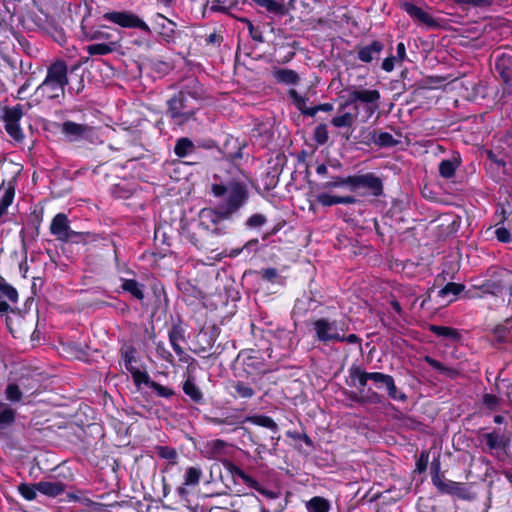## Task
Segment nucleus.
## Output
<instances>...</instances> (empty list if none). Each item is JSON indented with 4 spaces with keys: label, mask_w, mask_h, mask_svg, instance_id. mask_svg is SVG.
<instances>
[{
    "label": "nucleus",
    "mask_w": 512,
    "mask_h": 512,
    "mask_svg": "<svg viewBox=\"0 0 512 512\" xmlns=\"http://www.w3.org/2000/svg\"><path fill=\"white\" fill-rule=\"evenodd\" d=\"M65 87L60 84L44 79V81L38 86L37 92L49 99H56L65 94Z\"/></svg>",
    "instance_id": "nucleus-15"
},
{
    "label": "nucleus",
    "mask_w": 512,
    "mask_h": 512,
    "mask_svg": "<svg viewBox=\"0 0 512 512\" xmlns=\"http://www.w3.org/2000/svg\"><path fill=\"white\" fill-rule=\"evenodd\" d=\"M429 461V453L427 451H422L418 460L416 461V470L419 473L424 472L427 469Z\"/></svg>",
    "instance_id": "nucleus-50"
},
{
    "label": "nucleus",
    "mask_w": 512,
    "mask_h": 512,
    "mask_svg": "<svg viewBox=\"0 0 512 512\" xmlns=\"http://www.w3.org/2000/svg\"><path fill=\"white\" fill-rule=\"evenodd\" d=\"M485 439L490 449H497L500 448L502 445L501 437L496 433L486 434Z\"/></svg>",
    "instance_id": "nucleus-48"
},
{
    "label": "nucleus",
    "mask_w": 512,
    "mask_h": 512,
    "mask_svg": "<svg viewBox=\"0 0 512 512\" xmlns=\"http://www.w3.org/2000/svg\"><path fill=\"white\" fill-rule=\"evenodd\" d=\"M110 29V27L106 25H101L95 29H90L89 31H85L83 37L86 41H103L108 42L111 40V34L106 30Z\"/></svg>",
    "instance_id": "nucleus-21"
},
{
    "label": "nucleus",
    "mask_w": 512,
    "mask_h": 512,
    "mask_svg": "<svg viewBox=\"0 0 512 512\" xmlns=\"http://www.w3.org/2000/svg\"><path fill=\"white\" fill-rule=\"evenodd\" d=\"M126 369L131 373L132 378L136 386H140L141 384H146L150 386L152 382L147 372L140 371L135 367H129L126 365Z\"/></svg>",
    "instance_id": "nucleus-38"
},
{
    "label": "nucleus",
    "mask_w": 512,
    "mask_h": 512,
    "mask_svg": "<svg viewBox=\"0 0 512 512\" xmlns=\"http://www.w3.org/2000/svg\"><path fill=\"white\" fill-rule=\"evenodd\" d=\"M350 378L353 382L357 381L359 390L362 391L370 380V372L362 370L360 367H351L349 370ZM356 386V383H353Z\"/></svg>",
    "instance_id": "nucleus-27"
},
{
    "label": "nucleus",
    "mask_w": 512,
    "mask_h": 512,
    "mask_svg": "<svg viewBox=\"0 0 512 512\" xmlns=\"http://www.w3.org/2000/svg\"><path fill=\"white\" fill-rule=\"evenodd\" d=\"M384 46L379 41H373L370 45L363 46L358 50V58L362 62L369 63L382 52Z\"/></svg>",
    "instance_id": "nucleus-17"
},
{
    "label": "nucleus",
    "mask_w": 512,
    "mask_h": 512,
    "mask_svg": "<svg viewBox=\"0 0 512 512\" xmlns=\"http://www.w3.org/2000/svg\"><path fill=\"white\" fill-rule=\"evenodd\" d=\"M359 188L367 189L374 196H380L383 192L382 181L373 173L356 175V190Z\"/></svg>",
    "instance_id": "nucleus-11"
},
{
    "label": "nucleus",
    "mask_w": 512,
    "mask_h": 512,
    "mask_svg": "<svg viewBox=\"0 0 512 512\" xmlns=\"http://www.w3.org/2000/svg\"><path fill=\"white\" fill-rule=\"evenodd\" d=\"M46 79L56 84H68V67L65 61L56 60L47 69Z\"/></svg>",
    "instance_id": "nucleus-13"
},
{
    "label": "nucleus",
    "mask_w": 512,
    "mask_h": 512,
    "mask_svg": "<svg viewBox=\"0 0 512 512\" xmlns=\"http://www.w3.org/2000/svg\"><path fill=\"white\" fill-rule=\"evenodd\" d=\"M328 130L326 124H320L318 125L314 130V140L320 144L323 145L328 141Z\"/></svg>",
    "instance_id": "nucleus-44"
},
{
    "label": "nucleus",
    "mask_w": 512,
    "mask_h": 512,
    "mask_svg": "<svg viewBox=\"0 0 512 512\" xmlns=\"http://www.w3.org/2000/svg\"><path fill=\"white\" fill-rule=\"evenodd\" d=\"M187 88L168 101V114L177 125H183L191 120L198 109L196 100L199 94L196 91L192 93Z\"/></svg>",
    "instance_id": "nucleus-2"
},
{
    "label": "nucleus",
    "mask_w": 512,
    "mask_h": 512,
    "mask_svg": "<svg viewBox=\"0 0 512 512\" xmlns=\"http://www.w3.org/2000/svg\"><path fill=\"white\" fill-rule=\"evenodd\" d=\"M376 143L380 146H393L397 144V141L393 138L390 133L382 132L378 135Z\"/></svg>",
    "instance_id": "nucleus-47"
},
{
    "label": "nucleus",
    "mask_w": 512,
    "mask_h": 512,
    "mask_svg": "<svg viewBox=\"0 0 512 512\" xmlns=\"http://www.w3.org/2000/svg\"><path fill=\"white\" fill-rule=\"evenodd\" d=\"M244 422H250L254 425L268 428L272 431L278 430L277 423L269 416L266 415H254L245 418Z\"/></svg>",
    "instance_id": "nucleus-24"
},
{
    "label": "nucleus",
    "mask_w": 512,
    "mask_h": 512,
    "mask_svg": "<svg viewBox=\"0 0 512 512\" xmlns=\"http://www.w3.org/2000/svg\"><path fill=\"white\" fill-rule=\"evenodd\" d=\"M213 455L221 453L227 446L226 442L220 439L212 440L208 443Z\"/></svg>",
    "instance_id": "nucleus-52"
},
{
    "label": "nucleus",
    "mask_w": 512,
    "mask_h": 512,
    "mask_svg": "<svg viewBox=\"0 0 512 512\" xmlns=\"http://www.w3.org/2000/svg\"><path fill=\"white\" fill-rule=\"evenodd\" d=\"M201 224L213 233L220 234L223 232V228L220 224L230 218L229 215H224V211L218 207L216 208H204L199 213Z\"/></svg>",
    "instance_id": "nucleus-6"
},
{
    "label": "nucleus",
    "mask_w": 512,
    "mask_h": 512,
    "mask_svg": "<svg viewBox=\"0 0 512 512\" xmlns=\"http://www.w3.org/2000/svg\"><path fill=\"white\" fill-rule=\"evenodd\" d=\"M380 100V92L376 89L369 90L362 87H355L349 91L347 101L341 105L340 109L353 103H363L370 115L378 109V102Z\"/></svg>",
    "instance_id": "nucleus-4"
},
{
    "label": "nucleus",
    "mask_w": 512,
    "mask_h": 512,
    "mask_svg": "<svg viewBox=\"0 0 512 512\" xmlns=\"http://www.w3.org/2000/svg\"><path fill=\"white\" fill-rule=\"evenodd\" d=\"M184 393L189 396L194 402L199 403L203 399V394L198 386L190 379L186 380L183 385Z\"/></svg>",
    "instance_id": "nucleus-31"
},
{
    "label": "nucleus",
    "mask_w": 512,
    "mask_h": 512,
    "mask_svg": "<svg viewBox=\"0 0 512 512\" xmlns=\"http://www.w3.org/2000/svg\"><path fill=\"white\" fill-rule=\"evenodd\" d=\"M16 410L7 403L0 401V425L7 426L14 422Z\"/></svg>",
    "instance_id": "nucleus-29"
},
{
    "label": "nucleus",
    "mask_w": 512,
    "mask_h": 512,
    "mask_svg": "<svg viewBox=\"0 0 512 512\" xmlns=\"http://www.w3.org/2000/svg\"><path fill=\"white\" fill-rule=\"evenodd\" d=\"M396 57H387L382 62V69L386 72H391L394 69Z\"/></svg>",
    "instance_id": "nucleus-60"
},
{
    "label": "nucleus",
    "mask_w": 512,
    "mask_h": 512,
    "mask_svg": "<svg viewBox=\"0 0 512 512\" xmlns=\"http://www.w3.org/2000/svg\"><path fill=\"white\" fill-rule=\"evenodd\" d=\"M405 57H406V48H405L404 43L400 42L397 45V57H396V59L399 62H402L405 59Z\"/></svg>",
    "instance_id": "nucleus-63"
},
{
    "label": "nucleus",
    "mask_w": 512,
    "mask_h": 512,
    "mask_svg": "<svg viewBox=\"0 0 512 512\" xmlns=\"http://www.w3.org/2000/svg\"><path fill=\"white\" fill-rule=\"evenodd\" d=\"M6 398L11 402H19L22 399V391L19 384L10 383L5 390Z\"/></svg>",
    "instance_id": "nucleus-40"
},
{
    "label": "nucleus",
    "mask_w": 512,
    "mask_h": 512,
    "mask_svg": "<svg viewBox=\"0 0 512 512\" xmlns=\"http://www.w3.org/2000/svg\"><path fill=\"white\" fill-rule=\"evenodd\" d=\"M249 31L251 33V36L254 40L258 41V42H263L264 39H263V36L261 34V32L259 31H255L254 30V27L251 23H249Z\"/></svg>",
    "instance_id": "nucleus-64"
},
{
    "label": "nucleus",
    "mask_w": 512,
    "mask_h": 512,
    "mask_svg": "<svg viewBox=\"0 0 512 512\" xmlns=\"http://www.w3.org/2000/svg\"><path fill=\"white\" fill-rule=\"evenodd\" d=\"M333 110V105L331 103H324L310 108L308 112V116H315L319 111L330 112Z\"/></svg>",
    "instance_id": "nucleus-56"
},
{
    "label": "nucleus",
    "mask_w": 512,
    "mask_h": 512,
    "mask_svg": "<svg viewBox=\"0 0 512 512\" xmlns=\"http://www.w3.org/2000/svg\"><path fill=\"white\" fill-rule=\"evenodd\" d=\"M344 186H348L350 190H356V175L343 177Z\"/></svg>",
    "instance_id": "nucleus-62"
},
{
    "label": "nucleus",
    "mask_w": 512,
    "mask_h": 512,
    "mask_svg": "<svg viewBox=\"0 0 512 512\" xmlns=\"http://www.w3.org/2000/svg\"><path fill=\"white\" fill-rule=\"evenodd\" d=\"M158 454L162 458L170 459V460H174L176 458V456H177V454H176L174 449H170V448H167V447H160L159 451H158Z\"/></svg>",
    "instance_id": "nucleus-57"
},
{
    "label": "nucleus",
    "mask_w": 512,
    "mask_h": 512,
    "mask_svg": "<svg viewBox=\"0 0 512 512\" xmlns=\"http://www.w3.org/2000/svg\"><path fill=\"white\" fill-rule=\"evenodd\" d=\"M339 196H334L328 193H320L316 196V201L323 206H332L339 204Z\"/></svg>",
    "instance_id": "nucleus-45"
},
{
    "label": "nucleus",
    "mask_w": 512,
    "mask_h": 512,
    "mask_svg": "<svg viewBox=\"0 0 512 512\" xmlns=\"http://www.w3.org/2000/svg\"><path fill=\"white\" fill-rule=\"evenodd\" d=\"M203 472L199 467H189L184 475V486H197L201 480Z\"/></svg>",
    "instance_id": "nucleus-30"
},
{
    "label": "nucleus",
    "mask_w": 512,
    "mask_h": 512,
    "mask_svg": "<svg viewBox=\"0 0 512 512\" xmlns=\"http://www.w3.org/2000/svg\"><path fill=\"white\" fill-rule=\"evenodd\" d=\"M495 234L500 242L507 243L511 241V234L509 230L504 227L497 228Z\"/></svg>",
    "instance_id": "nucleus-54"
},
{
    "label": "nucleus",
    "mask_w": 512,
    "mask_h": 512,
    "mask_svg": "<svg viewBox=\"0 0 512 512\" xmlns=\"http://www.w3.org/2000/svg\"><path fill=\"white\" fill-rule=\"evenodd\" d=\"M234 389L237 395L241 398H251L254 395L253 388L241 381L234 384Z\"/></svg>",
    "instance_id": "nucleus-43"
},
{
    "label": "nucleus",
    "mask_w": 512,
    "mask_h": 512,
    "mask_svg": "<svg viewBox=\"0 0 512 512\" xmlns=\"http://www.w3.org/2000/svg\"><path fill=\"white\" fill-rule=\"evenodd\" d=\"M211 189L216 197L223 198L218 207L224 211V215L230 217L243 206L248 198L245 186L239 182H230L228 185L214 184Z\"/></svg>",
    "instance_id": "nucleus-1"
},
{
    "label": "nucleus",
    "mask_w": 512,
    "mask_h": 512,
    "mask_svg": "<svg viewBox=\"0 0 512 512\" xmlns=\"http://www.w3.org/2000/svg\"><path fill=\"white\" fill-rule=\"evenodd\" d=\"M38 492L48 497H56L64 492L65 485L59 481H40L37 483Z\"/></svg>",
    "instance_id": "nucleus-18"
},
{
    "label": "nucleus",
    "mask_w": 512,
    "mask_h": 512,
    "mask_svg": "<svg viewBox=\"0 0 512 512\" xmlns=\"http://www.w3.org/2000/svg\"><path fill=\"white\" fill-rule=\"evenodd\" d=\"M23 116V111L20 105L12 108H6L4 111V122L7 133L16 141H22L24 134L19 125V121Z\"/></svg>",
    "instance_id": "nucleus-7"
},
{
    "label": "nucleus",
    "mask_w": 512,
    "mask_h": 512,
    "mask_svg": "<svg viewBox=\"0 0 512 512\" xmlns=\"http://www.w3.org/2000/svg\"><path fill=\"white\" fill-rule=\"evenodd\" d=\"M509 333V330L505 326H497L494 329V335L498 341H504Z\"/></svg>",
    "instance_id": "nucleus-58"
},
{
    "label": "nucleus",
    "mask_w": 512,
    "mask_h": 512,
    "mask_svg": "<svg viewBox=\"0 0 512 512\" xmlns=\"http://www.w3.org/2000/svg\"><path fill=\"white\" fill-rule=\"evenodd\" d=\"M194 149V143L189 138L183 137L177 140L174 147V152L178 157H185L192 153Z\"/></svg>",
    "instance_id": "nucleus-28"
},
{
    "label": "nucleus",
    "mask_w": 512,
    "mask_h": 512,
    "mask_svg": "<svg viewBox=\"0 0 512 512\" xmlns=\"http://www.w3.org/2000/svg\"><path fill=\"white\" fill-rule=\"evenodd\" d=\"M50 232L58 241L69 242L75 239H84L88 233L73 231L70 227V221L66 214H56L50 224Z\"/></svg>",
    "instance_id": "nucleus-3"
},
{
    "label": "nucleus",
    "mask_w": 512,
    "mask_h": 512,
    "mask_svg": "<svg viewBox=\"0 0 512 512\" xmlns=\"http://www.w3.org/2000/svg\"><path fill=\"white\" fill-rule=\"evenodd\" d=\"M432 482L441 492L446 481H444L439 473V463L436 465L435 473L432 475Z\"/></svg>",
    "instance_id": "nucleus-55"
},
{
    "label": "nucleus",
    "mask_w": 512,
    "mask_h": 512,
    "mask_svg": "<svg viewBox=\"0 0 512 512\" xmlns=\"http://www.w3.org/2000/svg\"><path fill=\"white\" fill-rule=\"evenodd\" d=\"M273 77L278 83H283L287 85L297 84L299 81V75L296 71L285 68H277L274 69Z\"/></svg>",
    "instance_id": "nucleus-19"
},
{
    "label": "nucleus",
    "mask_w": 512,
    "mask_h": 512,
    "mask_svg": "<svg viewBox=\"0 0 512 512\" xmlns=\"http://www.w3.org/2000/svg\"><path fill=\"white\" fill-rule=\"evenodd\" d=\"M402 8L418 23L429 28L438 26L437 21L422 8L409 2L403 3Z\"/></svg>",
    "instance_id": "nucleus-14"
},
{
    "label": "nucleus",
    "mask_w": 512,
    "mask_h": 512,
    "mask_svg": "<svg viewBox=\"0 0 512 512\" xmlns=\"http://www.w3.org/2000/svg\"><path fill=\"white\" fill-rule=\"evenodd\" d=\"M458 5H468L473 7H488L492 0H454Z\"/></svg>",
    "instance_id": "nucleus-49"
},
{
    "label": "nucleus",
    "mask_w": 512,
    "mask_h": 512,
    "mask_svg": "<svg viewBox=\"0 0 512 512\" xmlns=\"http://www.w3.org/2000/svg\"><path fill=\"white\" fill-rule=\"evenodd\" d=\"M182 339H183V336H182L181 332L176 328L172 329V331L169 333L170 343H171L174 351L178 355H182L184 353L182 347L179 345V341Z\"/></svg>",
    "instance_id": "nucleus-42"
},
{
    "label": "nucleus",
    "mask_w": 512,
    "mask_h": 512,
    "mask_svg": "<svg viewBox=\"0 0 512 512\" xmlns=\"http://www.w3.org/2000/svg\"><path fill=\"white\" fill-rule=\"evenodd\" d=\"M255 3L264 8L267 12L278 16H284L288 13V8L285 4L276 0H254Z\"/></svg>",
    "instance_id": "nucleus-20"
},
{
    "label": "nucleus",
    "mask_w": 512,
    "mask_h": 512,
    "mask_svg": "<svg viewBox=\"0 0 512 512\" xmlns=\"http://www.w3.org/2000/svg\"><path fill=\"white\" fill-rule=\"evenodd\" d=\"M14 194V187L9 185L0 198V224L4 222L3 217L7 214V209L13 202Z\"/></svg>",
    "instance_id": "nucleus-26"
},
{
    "label": "nucleus",
    "mask_w": 512,
    "mask_h": 512,
    "mask_svg": "<svg viewBox=\"0 0 512 512\" xmlns=\"http://www.w3.org/2000/svg\"><path fill=\"white\" fill-rule=\"evenodd\" d=\"M430 331L439 337L449 338L453 340L459 339V333L456 329L447 326L431 325Z\"/></svg>",
    "instance_id": "nucleus-33"
},
{
    "label": "nucleus",
    "mask_w": 512,
    "mask_h": 512,
    "mask_svg": "<svg viewBox=\"0 0 512 512\" xmlns=\"http://www.w3.org/2000/svg\"><path fill=\"white\" fill-rule=\"evenodd\" d=\"M464 290V285L459 283L450 282L446 284L440 291L439 296L445 297L448 294L458 295Z\"/></svg>",
    "instance_id": "nucleus-41"
},
{
    "label": "nucleus",
    "mask_w": 512,
    "mask_h": 512,
    "mask_svg": "<svg viewBox=\"0 0 512 512\" xmlns=\"http://www.w3.org/2000/svg\"><path fill=\"white\" fill-rule=\"evenodd\" d=\"M18 492L21 494V496L24 499H26L28 501H32L37 496V492H38L37 483L36 484L21 483L18 486Z\"/></svg>",
    "instance_id": "nucleus-39"
},
{
    "label": "nucleus",
    "mask_w": 512,
    "mask_h": 512,
    "mask_svg": "<svg viewBox=\"0 0 512 512\" xmlns=\"http://www.w3.org/2000/svg\"><path fill=\"white\" fill-rule=\"evenodd\" d=\"M459 166L457 159L443 160L439 165V173L444 178H451Z\"/></svg>",
    "instance_id": "nucleus-32"
},
{
    "label": "nucleus",
    "mask_w": 512,
    "mask_h": 512,
    "mask_svg": "<svg viewBox=\"0 0 512 512\" xmlns=\"http://www.w3.org/2000/svg\"><path fill=\"white\" fill-rule=\"evenodd\" d=\"M210 422L216 425H234L235 421L232 417H226V418H211Z\"/></svg>",
    "instance_id": "nucleus-61"
},
{
    "label": "nucleus",
    "mask_w": 512,
    "mask_h": 512,
    "mask_svg": "<svg viewBox=\"0 0 512 512\" xmlns=\"http://www.w3.org/2000/svg\"><path fill=\"white\" fill-rule=\"evenodd\" d=\"M441 492L447 493V494H454L461 498L466 497V490H465L463 484L459 483V482L451 481V480L446 481Z\"/></svg>",
    "instance_id": "nucleus-34"
},
{
    "label": "nucleus",
    "mask_w": 512,
    "mask_h": 512,
    "mask_svg": "<svg viewBox=\"0 0 512 512\" xmlns=\"http://www.w3.org/2000/svg\"><path fill=\"white\" fill-rule=\"evenodd\" d=\"M306 508L308 512H329L331 506L327 499L315 496L306 503Z\"/></svg>",
    "instance_id": "nucleus-25"
},
{
    "label": "nucleus",
    "mask_w": 512,
    "mask_h": 512,
    "mask_svg": "<svg viewBox=\"0 0 512 512\" xmlns=\"http://www.w3.org/2000/svg\"><path fill=\"white\" fill-rule=\"evenodd\" d=\"M343 177H335L331 181L326 182L323 184L324 189H332L336 187L344 186Z\"/></svg>",
    "instance_id": "nucleus-59"
},
{
    "label": "nucleus",
    "mask_w": 512,
    "mask_h": 512,
    "mask_svg": "<svg viewBox=\"0 0 512 512\" xmlns=\"http://www.w3.org/2000/svg\"><path fill=\"white\" fill-rule=\"evenodd\" d=\"M289 96L292 99L293 104L301 111L302 114L308 116V112L311 107H307V99L298 94L295 89L289 91Z\"/></svg>",
    "instance_id": "nucleus-37"
},
{
    "label": "nucleus",
    "mask_w": 512,
    "mask_h": 512,
    "mask_svg": "<svg viewBox=\"0 0 512 512\" xmlns=\"http://www.w3.org/2000/svg\"><path fill=\"white\" fill-rule=\"evenodd\" d=\"M121 288L140 301L144 299V285L134 279H123Z\"/></svg>",
    "instance_id": "nucleus-22"
},
{
    "label": "nucleus",
    "mask_w": 512,
    "mask_h": 512,
    "mask_svg": "<svg viewBox=\"0 0 512 512\" xmlns=\"http://www.w3.org/2000/svg\"><path fill=\"white\" fill-rule=\"evenodd\" d=\"M92 130V127L87 124H79L73 121H65L61 125V132L71 141L85 138Z\"/></svg>",
    "instance_id": "nucleus-12"
},
{
    "label": "nucleus",
    "mask_w": 512,
    "mask_h": 512,
    "mask_svg": "<svg viewBox=\"0 0 512 512\" xmlns=\"http://www.w3.org/2000/svg\"><path fill=\"white\" fill-rule=\"evenodd\" d=\"M103 19L122 28H138L144 32H150L149 26L140 17L129 11H109L103 15Z\"/></svg>",
    "instance_id": "nucleus-5"
},
{
    "label": "nucleus",
    "mask_w": 512,
    "mask_h": 512,
    "mask_svg": "<svg viewBox=\"0 0 512 512\" xmlns=\"http://www.w3.org/2000/svg\"><path fill=\"white\" fill-rule=\"evenodd\" d=\"M225 467H226V469L230 472V474L233 477L240 478L246 486L255 489L256 491H258L260 494H262L266 498H268V499H276V498L279 497V493L278 492H275V491L263 488L258 483L257 480H255L253 477L248 475L246 472H244L241 468H239L238 466H236L232 462H228L227 464H225Z\"/></svg>",
    "instance_id": "nucleus-8"
},
{
    "label": "nucleus",
    "mask_w": 512,
    "mask_h": 512,
    "mask_svg": "<svg viewBox=\"0 0 512 512\" xmlns=\"http://www.w3.org/2000/svg\"><path fill=\"white\" fill-rule=\"evenodd\" d=\"M119 47V41H108L88 45L85 49L90 56H104L113 53Z\"/></svg>",
    "instance_id": "nucleus-16"
},
{
    "label": "nucleus",
    "mask_w": 512,
    "mask_h": 512,
    "mask_svg": "<svg viewBox=\"0 0 512 512\" xmlns=\"http://www.w3.org/2000/svg\"><path fill=\"white\" fill-rule=\"evenodd\" d=\"M356 115L345 112L341 115L335 116L331 120V124L336 128L351 127L354 124Z\"/></svg>",
    "instance_id": "nucleus-35"
},
{
    "label": "nucleus",
    "mask_w": 512,
    "mask_h": 512,
    "mask_svg": "<svg viewBox=\"0 0 512 512\" xmlns=\"http://www.w3.org/2000/svg\"><path fill=\"white\" fill-rule=\"evenodd\" d=\"M499 399L492 394H485L483 396V404L490 410L496 409L498 406Z\"/></svg>",
    "instance_id": "nucleus-53"
},
{
    "label": "nucleus",
    "mask_w": 512,
    "mask_h": 512,
    "mask_svg": "<svg viewBox=\"0 0 512 512\" xmlns=\"http://www.w3.org/2000/svg\"><path fill=\"white\" fill-rule=\"evenodd\" d=\"M0 292L11 302L16 303L18 301V292L2 276L0 277Z\"/></svg>",
    "instance_id": "nucleus-36"
},
{
    "label": "nucleus",
    "mask_w": 512,
    "mask_h": 512,
    "mask_svg": "<svg viewBox=\"0 0 512 512\" xmlns=\"http://www.w3.org/2000/svg\"><path fill=\"white\" fill-rule=\"evenodd\" d=\"M265 223H266V217L262 214H254L247 221V225L252 228L260 227V226L264 225Z\"/></svg>",
    "instance_id": "nucleus-51"
},
{
    "label": "nucleus",
    "mask_w": 512,
    "mask_h": 512,
    "mask_svg": "<svg viewBox=\"0 0 512 512\" xmlns=\"http://www.w3.org/2000/svg\"><path fill=\"white\" fill-rule=\"evenodd\" d=\"M370 380L386 387L388 396L393 400H406V395L398 391L392 376L380 372H370Z\"/></svg>",
    "instance_id": "nucleus-10"
},
{
    "label": "nucleus",
    "mask_w": 512,
    "mask_h": 512,
    "mask_svg": "<svg viewBox=\"0 0 512 512\" xmlns=\"http://www.w3.org/2000/svg\"><path fill=\"white\" fill-rule=\"evenodd\" d=\"M150 388L153 389L158 396L169 398L174 395V391L171 388L165 387L155 381L150 383Z\"/></svg>",
    "instance_id": "nucleus-46"
},
{
    "label": "nucleus",
    "mask_w": 512,
    "mask_h": 512,
    "mask_svg": "<svg viewBox=\"0 0 512 512\" xmlns=\"http://www.w3.org/2000/svg\"><path fill=\"white\" fill-rule=\"evenodd\" d=\"M314 330L318 340L322 342L342 341L343 335L338 332L335 322L318 319L314 322Z\"/></svg>",
    "instance_id": "nucleus-9"
},
{
    "label": "nucleus",
    "mask_w": 512,
    "mask_h": 512,
    "mask_svg": "<svg viewBox=\"0 0 512 512\" xmlns=\"http://www.w3.org/2000/svg\"><path fill=\"white\" fill-rule=\"evenodd\" d=\"M424 361L427 364H429L432 368L439 371L440 373H442L443 375L447 376L450 379H454L460 375V372L457 369L452 368V367H447V366L443 365L440 361H438L430 356H425Z\"/></svg>",
    "instance_id": "nucleus-23"
}]
</instances>
